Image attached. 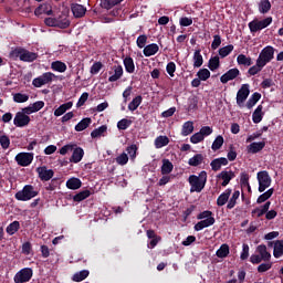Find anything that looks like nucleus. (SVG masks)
Returning a JSON list of instances; mask_svg holds the SVG:
<instances>
[{
	"label": "nucleus",
	"instance_id": "obj_1",
	"mask_svg": "<svg viewBox=\"0 0 283 283\" xmlns=\"http://www.w3.org/2000/svg\"><path fill=\"white\" fill-rule=\"evenodd\" d=\"M188 182L190 185V193H200L207 185V171H201L198 176L190 175Z\"/></svg>",
	"mask_w": 283,
	"mask_h": 283
},
{
	"label": "nucleus",
	"instance_id": "obj_2",
	"mask_svg": "<svg viewBox=\"0 0 283 283\" xmlns=\"http://www.w3.org/2000/svg\"><path fill=\"white\" fill-rule=\"evenodd\" d=\"M10 56L12 59H20V61H23L24 63H33V61H36L39 59V54L32 51H28V49L24 48H15L10 52Z\"/></svg>",
	"mask_w": 283,
	"mask_h": 283
},
{
	"label": "nucleus",
	"instance_id": "obj_3",
	"mask_svg": "<svg viewBox=\"0 0 283 283\" xmlns=\"http://www.w3.org/2000/svg\"><path fill=\"white\" fill-rule=\"evenodd\" d=\"M197 220L199 221L195 226V231H202V229H207L208 227H213L216 224V218H213V212L206 210L197 216Z\"/></svg>",
	"mask_w": 283,
	"mask_h": 283
},
{
	"label": "nucleus",
	"instance_id": "obj_4",
	"mask_svg": "<svg viewBox=\"0 0 283 283\" xmlns=\"http://www.w3.org/2000/svg\"><path fill=\"white\" fill-rule=\"evenodd\" d=\"M255 253L250 256L251 264H260V262H269L271 260V252L264 244L258 245Z\"/></svg>",
	"mask_w": 283,
	"mask_h": 283
},
{
	"label": "nucleus",
	"instance_id": "obj_5",
	"mask_svg": "<svg viewBox=\"0 0 283 283\" xmlns=\"http://www.w3.org/2000/svg\"><path fill=\"white\" fill-rule=\"evenodd\" d=\"M271 23H273L272 17H266L264 19L254 18L251 22H249L248 28L251 34H255L256 32H261V30L269 28Z\"/></svg>",
	"mask_w": 283,
	"mask_h": 283
},
{
	"label": "nucleus",
	"instance_id": "obj_6",
	"mask_svg": "<svg viewBox=\"0 0 283 283\" xmlns=\"http://www.w3.org/2000/svg\"><path fill=\"white\" fill-rule=\"evenodd\" d=\"M38 192L34 190L33 186L27 185L22 190L15 193V200H20L21 202H28V200H32V198H36Z\"/></svg>",
	"mask_w": 283,
	"mask_h": 283
},
{
	"label": "nucleus",
	"instance_id": "obj_7",
	"mask_svg": "<svg viewBox=\"0 0 283 283\" xmlns=\"http://www.w3.org/2000/svg\"><path fill=\"white\" fill-rule=\"evenodd\" d=\"M256 180L259 182V191L260 193H264L269 187H271V182L273 180L271 179V176L269 175V171L262 170L256 174Z\"/></svg>",
	"mask_w": 283,
	"mask_h": 283
},
{
	"label": "nucleus",
	"instance_id": "obj_8",
	"mask_svg": "<svg viewBox=\"0 0 283 283\" xmlns=\"http://www.w3.org/2000/svg\"><path fill=\"white\" fill-rule=\"evenodd\" d=\"M274 56L275 49L271 45H268L261 51L256 61L261 63L263 66H266L268 63H271L273 61Z\"/></svg>",
	"mask_w": 283,
	"mask_h": 283
},
{
	"label": "nucleus",
	"instance_id": "obj_9",
	"mask_svg": "<svg viewBox=\"0 0 283 283\" xmlns=\"http://www.w3.org/2000/svg\"><path fill=\"white\" fill-rule=\"evenodd\" d=\"M56 78V75L52 72H45L42 75L33 78L32 85L33 87H43V85H50L54 80Z\"/></svg>",
	"mask_w": 283,
	"mask_h": 283
},
{
	"label": "nucleus",
	"instance_id": "obj_10",
	"mask_svg": "<svg viewBox=\"0 0 283 283\" xmlns=\"http://www.w3.org/2000/svg\"><path fill=\"white\" fill-rule=\"evenodd\" d=\"M44 23L49 28H61V30L70 28V20L67 18H46Z\"/></svg>",
	"mask_w": 283,
	"mask_h": 283
},
{
	"label": "nucleus",
	"instance_id": "obj_11",
	"mask_svg": "<svg viewBox=\"0 0 283 283\" xmlns=\"http://www.w3.org/2000/svg\"><path fill=\"white\" fill-rule=\"evenodd\" d=\"M30 115L25 113L24 108L18 112L13 118V125L15 127H28L30 125Z\"/></svg>",
	"mask_w": 283,
	"mask_h": 283
},
{
	"label": "nucleus",
	"instance_id": "obj_12",
	"mask_svg": "<svg viewBox=\"0 0 283 283\" xmlns=\"http://www.w3.org/2000/svg\"><path fill=\"white\" fill-rule=\"evenodd\" d=\"M33 271L31 268L21 269L13 277V282L15 283H27L32 280Z\"/></svg>",
	"mask_w": 283,
	"mask_h": 283
},
{
	"label": "nucleus",
	"instance_id": "obj_13",
	"mask_svg": "<svg viewBox=\"0 0 283 283\" xmlns=\"http://www.w3.org/2000/svg\"><path fill=\"white\" fill-rule=\"evenodd\" d=\"M249 94H251V85L242 84L237 93V105L244 107V102L249 98Z\"/></svg>",
	"mask_w": 283,
	"mask_h": 283
},
{
	"label": "nucleus",
	"instance_id": "obj_14",
	"mask_svg": "<svg viewBox=\"0 0 283 283\" xmlns=\"http://www.w3.org/2000/svg\"><path fill=\"white\" fill-rule=\"evenodd\" d=\"M14 159L20 167H30L34 160V153H19Z\"/></svg>",
	"mask_w": 283,
	"mask_h": 283
},
{
	"label": "nucleus",
	"instance_id": "obj_15",
	"mask_svg": "<svg viewBox=\"0 0 283 283\" xmlns=\"http://www.w3.org/2000/svg\"><path fill=\"white\" fill-rule=\"evenodd\" d=\"M36 172L39 175V178L44 182H48V180H52V178L54 177V170L48 169V167L45 166L38 167Z\"/></svg>",
	"mask_w": 283,
	"mask_h": 283
},
{
	"label": "nucleus",
	"instance_id": "obj_16",
	"mask_svg": "<svg viewBox=\"0 0 283 283\" xmlns=\"http://www.w3.org/2000/svg\"><path fill=\"white\" fill-rule=\"evenodd\" d=\"M240 74V70L238 69H230L227 73H224L221 77L220 81L223 84L229 83V81H234V78H238Z\"/></svg>",
	"mask_w": 283,
	"mask_h": 283
},
{
	"label": "nucleus",
	"instance_id": "obj_17",
	"mask_svg": "<svg viewBox=\"0 0 283 283\" xmlns=\"http://www.w3.org/2000/svg\"><path fill=\"white\" fill-rule=\"evenodd\" d=\"M45 107V102L43 101H38L33 104H30L29 106L24 107L25 114H36V112H41V109Z\"/></svg>",
	"mask_w": 283,
	"mask_h": 283
},
{
	"label": "nucleus",
	"instance_id": "obj_18",
	"mask_svg": "<svg viewBox=\"0 0 283 283\" xmlns=\"http://www.w3.org/2000/svg\"><path fill=\"white\" fill-rule=\"evenodd\" d=\"M71 10H72L73 17H75V19H82V17H85V12H87V8H85L83 4H78V3L72 4Z\"/></svg>",
	"mask_w": 283,
	"mask_h": 283
},
{
	"label": "nucleus",
	"instance_id": "obj_19",
	"mask_svg": "<svg viewBox=\"0 0 283 283\" xmlns=\"http://www.w3.org/2000/svg\"><path fill=\"white\" fill-rule=\"evenodd\" d=\"M227 165H229V159L224 157H220L212 160L210 164V167L212 171H220V169H222V167H227Z\"/></svg>",
	"mask_w": 283,
	"mask_h": 283
},
{
	"label": "nucleus",
	"instance_id": "obj_20",
	"mask_svg": "<svg viewBox=\"0 0 283 283\" xmlns=\"http://www.w3.org/2000/svg\"><path fill=\"white\" fill-rule=\"evenodd\" d=\"M83 156H85V151L81 147H74L73 154L70 158V163L78 164L81 160H83Z\"/></svg>",
	"mask_w": 283,
	"mask_h": 283
},
{
	"label": "nucleus",
	"instance_id": "obj_21",
	"mask_svg": "<svg viewBox=\"0 0 283 283\" xmlns=\"http://www.w3.org/2000/svg\"><path fill=\"white\" fill-rule=\"evenodd\" d=\"M269 209H271V201H266L263 206L252 210V218H262V216H264Z\"/></svg>",
	"mask_w": 283,
	"mask_h": 283
},
{
	"label": "nucleus",
	"instance_id": "obj_22",
	"mask_svg": "<svg viewBox=\"0 0 283 283\" xmlns=\"http://www.w3.org/2000/svg\"><path fill=\"white\" fill-rule=\"evenodd\" d=\"M218 178L222 181V187H227V185H229V182H231V180H233V178H235V174H233V171H227L223 170L218 175Z\"/></svg>",
	"mask_w": 283,
	"mask_h": 283
},
{
	"label": "nucleus",
	"instance_id": "obj_23",
	"mask_svg": "<svg viewBox=\"0 0 283 283\" xmlns=\"http://www.w3.org/2000/svg\"><path fill=\"white\" fill-rule=\"evenodd\" d=\"M159 50H160V46H158V44L151 43L144 48L143 53H144V56H147V57L156 56V54H158Z\"/></svg>",
	"mask_w": 283,
	"mask_h": 283
},
{
	"label": "nucleus",
	"instance_id": "obj_24",
	"mask_svg": "<svg viewBox=\"0 0 283 283\" xmlns=\"http://www.w3.org/2000/svg\"><path fill=\"white\" fill-rule=\"evenodd\" d=\"M264 147H266V143L254 142L248 146V151H249V154H258V153L262 151L264 149Z\"/></svg>",
	"mask_w": 283,
	"mask_h": 283
},
{
	"label": "nucleus",
	"instance_id": "obj_25",
	"mask_svg": "<svg viewBox=\"0 0 283 283\" xmlns=\"http://www.w3.org/2000/svg\"><path fill=\"white\" fill-rule=\"evenodd\" d=\"M123 63L128 74H134V72H136V64H134V59H132V56H126L123 60Z\"/></svg>",
	"mask_w": 283,
	"mask_h": 283
},
{
	"label": "nucleus",
	"instance_id": "obj_26",
	"mask_svg": "<svg viewBox=\"0 0 283 283\" xmlns=\"http://www.w3.org/2000/svg\"><path fill=\"white\" fill-rule=\"evenodd\" d=\"M258 9L260 14H269V12H271V1L260 0L258 2Z\"/></svg>",
	"mask_w": 283,
	"mask_h": 283
},
{
	"label": "nucleus",
	"instance_id": "obj_27",
	"mask_svg": "<svg viewBox=\"0 0 283 283\" xmlns=\"http://www.w3.org/2000/svg\"><path fill=\"white\" fill-rule=\"evenodd\" d=\"M74 103L72 102H66L62 105H60L55 111H54V116L59 117V116H63V114H65V112H67V109H72Z\"/></svg>",
	"mask_w": 283,
	"mask_h": 283
},
{
	"label": "nucleus",
	"instance_id": "obj_28",
	"mask_svg": "<svg viewBox=\"0 0 283 283\" xmlns=\"http://www.w3.org/2000/svg\"><path fill=\"white\" fill-rule=\"evenodd\" d=\"M262 98V94L255 92L251 95V97L248 99L245 107L248 109H253V107H255V105L258 104V101H260Z\"/></svg>",
	"mask_w": 283,
	"mask_h": 283
},
{
	"label": "nucleus",
	"instance_id": "obj_29",
	"mask_svg": "<svg viewBox=\"0 0 283 283\" xmlns=\"http://www.w3.org/2000/svg\"><path fill=\"white\" fill-rule=\"evenodd\" d=\"M51 70H53V72H60V74H63L67 71V64L61 61H54L51 63Z\"/></svg>",
	"mask_w": 283,
	"mask_h": 283
},
{
	"label": "nucleus",
	"instance_id": "obj_30",
	"mask_svg": "<svg viewBox=\"0 0 283 283\" xmlns=\"http://www.w3.org/2000/svg\"><path fill=\"white\" fill-rule=\"evenodd\" d=\"M264 107L262 105H259L255 111L252 114V120L253 123H262V118H264V112H262Z\"/></svg>",
	"mask_w": 283,
	"mask_h": 283
},
{
	"label": "nucleus",
	"instance_id": "obj_31",
	"mask_svg": "<svg viewBox=\"0 0 283 283\" xmlns=\"http://www.w3.org/2000/svg\"><path fill=\"white\" fill-rule=\"evenodd\" d=\"M231 197V189H227L224 192H222L218 199H217V205L218 207H224L227 202H229V198Z\"/></svg>",
	"mask_w": 283,
	"mask_h": 283
},
{
	"label": "nucleus",
	"instance_id": "obj_32",
	"mask_svg": "<svg viewBox=\"0 0 283 283\" xmlns=\"http://www.w3.org/2000/svg\"><path fill=\"white\" fill-rule=\"evenodd\" d=\"M172 171H174V164L169 159H163L161 175L168 176V174H171Z\"/></svg>",
	"mask_w": 283,
	"mask_h": 283
},
{
	"label": "nucleus",
	"instance_id": "obj_33",
	"mask_svg": "<svg viewBox=\"0 0 283 283\" xmlns=\"http://www.w3.org/2000/svg\"><path fill=\"white\" fill-rule=\"evenodd\" d=\"M229 253H230L229 244L223 243L217 250L216 255H217V258H220L221 260H224V258H229Z\"/></svg>",
	"mask_w": 283,
	"mask_h": 283
},
{
	"label": "nucleus",
	"instance_id": "obj_34",
	"mask_svg": "<svg viewBox=\"0 0 283 283\" xmlns=\"http://www.w3.org/2000/svg\"><path fill=\"white\" fill-rule=\"evenodd\" d=\"M193 67H202L205 63V59L202 57V53L200 49L196 50L192 56Z\"/></svg>",
	"mask_w": 283,
	"mask_h": 283
},
{
	"label": "nucleus",
	"instance_id": "obj_35",
	"mask_svg": "<svg viewBox=\"0 0 283 283\" xmlns=\"http://www.w3.org/2000/svg\"><path fill=\"white\" fill-rule=\"evenodd\" d=\"M123 77V66H114V74L108 77L109 83H116V81Z\"/></svg>",
	"mask_w": 283,
	"mask_h": 283
},
{
	"label": "nucleus",
	"instance_id": "obj_36",
	"mask_svg": "<svg viewBox=\"0 0 283 283\" xmlns=\"http://www.w3.org/2000/svg\"><path fill=\"white\" fill-rule=\"evenodd\" d=\"M36 17H41V14H52V7L50 4H40L35 11H34Z\"/></svg>",
	"mask_w": 283,
	"mask_h": 283
},
{
	"label": "nucleus",
	"instance_id": "obj_37",
	"mask_svg": "<svg viewBox=\"0 0 283 283\" xmlns=\"http://www.w3.org/2000/svg\"><path fill=\"white\" fill-rule=\"evenodd\" d=\"M82 185L83 182L81 181V179L76 177H72L66 181L67 189L72 190L81 189Z\"/></svg>",
	"mask_w": 283,
	"mask_h": 283
},
{
	"label": "nucleus",
	"instance_id": "obj_38",
	"mask_svg": "<svg viewBox=\"0 0 283 283\" xmlns=\"http://www.w3.org/2000/svg\"><path fill=\"white\" fill-rule=\"evenodd\" d=\"M167 145H169V137L167 136H158L155 139V147L156 149H163V147H167Z\"/></svg>",
	"mask_w": 283,
	"mask_h": 283
},
{
	"label": "nucleus",
	"instance_id": "obj_39",
	"mask_svg": "<svg viewBox=\"0 0 283 283\" xmlns=\"http://www.w3.org/2000/svg\"><path fill=\"white\" fill-rule=\"evenodd\" d=\"M90 125H92V118L85 117L75 126V132H85Z\"/></svg>",
	"mask_w": 283,
	"mask_h": 283
},
{
	"label": "nucleus",
	"instance_id": "obj_40",
	"mask_svg": "<svg viewBox=\"0 0 283 283\" xmlns=\"http://www.w3.org/2000/svg\"><path fill=\"white\" fill-rule=\"evenodd\" d=\"M118 3H123V0H101V8H104V10H112L114 6H118Z\"/></svg>",
	"mask_w": 283,
	"mask_h": 283
},
{
	"label": "nucleus",
	"instance_id": "obj_41",
	"mask_svg": "<svg viewBox=\"0 0 283 283\" xmlns=\"http://www.w3.org/2000/svg\"><path fill=\"white\" fill-rule=\"evenodd\" d=\"M273 255L276 259L282 258V255H283V240H276L274 242Z\"/></svg>",
	"mask_w": 283,
	"mask_h": 283
},
{
	"label": "nucleus",
	"instance_id": "obj_42",
	"mask_svg": "<svg viewBox=\"0 0 283 283\" xmlns=\"http://www.w3.org/2000/svg\"><path fill=\"white\" fill-rule=\"evenodd\" d=\"M92 192L90 190H82L73 197L74 202H83L86 198H90Z\"/></svg>",
	"mask_w": 283,
	"mask_h": 283
},
{
	"label": "nucleus",
	"instance_id": "obj_43",
	"mask_svg": "<svg viewBox=\"0 0 283 283\" xmlns=\"http://www.w3.org/2000/svg\"><path fill=\"white\" fill-rule=\"evenodd\" d=\"M189 134H193V122L190 120L184 123L181 128L182 136H189Z\"/></svg>",
	"mask_w": 283,
	"mask_h": 283
},
{
	"label": "nucleus",
	"instance_id": "obj_44",
	"mask_svg": "<svg viewBox=\"0 0 283 283\" xmlns=\"http://www.w3.org/2000/svg\"><path fill=\"white\" fill-rule=\"evenodd\" d=\"M140 103H143V96L138 95L128 104L129 112H136L137 107H140Z\"/></svg>",
	"mask_w": 283,
	"mask_h": 283
},
{
	"label": "nucleus",
	"instance_id": "obj_45",
	"mask_svg": "<svg viewBox=\"0 0 283 283\" xmlns=\"http://www.w3.org/2000/svg\"><path fill=\"white\" fill-rule=\"evenodd\" d=\"M240 198V190H235L230 200L228 201V205H227V209H233V207H235V205H238V200Z\"/></svg>",
	"mask_w": 283,
	"mask_h": 283
},
{
	"label": "nucleus",
	"instance_id": "obj_46",
	"mask_svg": "<svg viewBox=\"0 0 283 283\" xmlns=\"http://www.w3.org/2000/svg\"><path fill=\"white\" fill-rule=\"evenodd\" d=\"M222 145H224V137H222V135H218L212 143V151H218V149L222 148Z\"/></svg>",
	"mask_w": 283,
	"mask_h": 283
},
{
	"label": "nucleus",
	"instance_id": "obj_47",
	"mask_svg": "<svg viewBox=\"0 0 283 283\" xmlns=\"http://www.w3.org/2000/svg\"><path fill=\"white\" fill-rule=\"evenodd\" d=\"M90 275V271L82 270L72 276L73 282H83Z\"/></svg>",
	"mask_w": 283,
	"mask_h": 283
},
{
	"label": "nucleus",
	"instance_id": "obj_48",
	"mask_svg": "<svg viewBox=\"0 0 283 283\" xmlns=\"http://www.w3.org/2000/svg\"><path fill=\"white\" fill-rule=\"evenodd\" d=\"M14 103H28L30 101V95L25 93L13 94Z\"/></svg>",
	"mask_w": 283,
	"mask_h": 283
},
{
	"label": "nucleus",
	"instance_id": "obj_49",
	"mask_svg": "<svg viewBox=\"0 0 283 283\" xmlns=\"http://www.w3.org/2000/svg\"><path fill=\"white\" fill-rule=\"evenodd\" d=\"M237 63H238V65H245L249 67L250 65H252L253 62H252L251 57H248L244 54H239L237 57Z\"/></svg>",
	"mask_w": 283,
	"mask_h": 283
},
{
	"label": "nucleus",
	"instance_id": "obj_50",
	"mask_svg": "<svg viewBox=\"0 0 283 283\" xmlns=\"http://www.w3.org/2000/svg\"><path fill=\"white\" fill-rule=\"evenodd\" d=\"M197 76L199 81H209V78H211V72L209 71V69H200L197 72Z\"/></svg>",
	"mask_w": 283,
	"mask_h": 283
},
{
	"label": "nucleus",
	"instance_id": "obj_51",
	"mask_svg": "<svg viewBox=\"0 0 283 283\" xmlns=\"http://www.w3.org/2000/svg\"><path fill=\"white\" fill-rule=\"evenodd\" d=\"M273 188H270L268 191L263 192L258 199L256 203L262 205V202H266L271 196H273Z\"/></svg>",
	"mask_w": 283,
	"mask_h": 283
},
{
	"label": "nucleus",
	"instance_id": "obj_52",
	"mask_svg": "<svg viewBox=\"0 0 283 283\" xmlns=\"http://www.w3.org/2000/svg\"><path fill=\"white\" fill-rule=\"evenodd\" d=\"M263 67L264 66L256 60L255 65L249 69L248 74H250V76H255V74H260V72H262Z\"/></svg>",
	"mask_w": 283,
	"mask_h": 283
},
{
	"label": "nucleus",
	"instance_id": "obj_53",
	"mask_svg": "<svg viewBox=\"0 0 283 283\" xmlns=\"http://www.w3.org/2000/svg\"><path fill=\"white\" fill-rule=\"evenodd\" d=\"M105 132H107V126H105V125L99 126L98 128H95L91 133V137L92 138H101V136H103L105 134Z\"/></svg>",
	"mask_w": 283,
	"mask_h": 283
},
{
	"label": "nucleus",
	"instance_id": "obj_54",
	"mask_svg": "<svg viewBox=\"0 0 283 283\" xmlns=\"http://www.w3.org/2000/svg\"><path fill=\"white\" fill-rule=\"evenodd\" d=\"M203 157L200 154L195 155L188 161L190 167H198V165H202Z\"/></svg>",
	"mask_w": 283,
	"mask_h": 283
},
{
	"label": "nucleus",
	"instance_id": "obj_55",
	"mask_svg": "<svg viewBox=\"0 0 283 283\" xmlns=\"http://www.w3.org/2000/svg\"><path fill=\"white\" fill-rule=\"evenodd\" d=\"M19 227H21V224L19 223V221H13L12 223H10L7 227V233L9 235H14V233H17V231H19Z\"/></svg>",
	"mask_w": 283,
	"mask_h": 283
},
{
	"label": "nucleus",
	"instance_id": "obj_56",
	"mask_svg": "<svg viewBox=\"0 0 283 283\" xmlns=\"http://www.w3.org/2000/svg\"><path fill=\"white\" fill-rule=\"evenodd\" d=\"M218 67H220V57L218 56H213L209 60V70H211V72H216V70H218Z\"/></svg>",
	"mask_w": 283,
	"mask_h": 283
},
{
	"label": "nucleus",
	"instance_id": "obj_57",
	"mask_svg": "<svg viewBox=\"0 0 283 283\" xmlns=\"http://www.w3.org/2000/svg\"><path fill=\"white\" fill-rule=\"evenodd\" d=\"M232 50H233V44L226 45L219 49V55L221 56V59H224L230 55Z\"/></svg>",
	"mask_w": 283,
	"mask_h": 283
},
{
	"label": "nucleus",
	"instance_id": "obj_58",
	"mask_svg": "<svg viewBox=\"0 0 283 283\" xmlns=\"http://www.w3.org/2000/svg\"><path fill=\"white\" fill-rule=\"evenodd\" d=\"M116 163H117V165H120L123 167V166L127 165V163H129V157L127 156L126 153H123L116 157Z\"/></svg>",
	"mask_w": 283,
	"mask_h": 283
},
{
	"label": "nucleus",
	"instance_id": "obj_59",
	"mask_svg": "<svg viewBox=\"0 0 283 283\" xmlns=\"http://www.w3.org/2000/svg\"><path fill=\"white\" fill-rule=\"evenodd\" d=\"M132 125V120L123 118L117 123V129L125 130Z\"/></svg>",
	"mask_w": 283,
	"mask_h": 283
},
{
	"label": "nucleus",
	"instance_id": "obj_60",
	"mask_svg": "<svg viewBox=\"0 0 283 283\" xmlns=\"http://www.w3.org/2000/svg\"><path fill=\"white\" fill-rule=\"evenodd\" d=\"M202 140H205V137L199 132L190 137V143H192V145H198V143H202Z\"/></svg>",
	"mask_w": 283,
	"mask_h": 283
},
{
	"label": "nucleus",
	"instance_id": "obj_61",
	"mask_svg": "<svg viewBox=\"0 0 283 283\" xmlns=\"http://www.w3.org/2000/svg\"><path fill=\"white\" fill-rule=\"evenodd\" d=\"M0 145L2 149H8L10 147V137H8V135H1Z\"/></svg>",
	"mask_w": 283,
	"mask_h": 283
},
{
	"label": "nucleus",
	"instance_id": "obj_62",
	"mask_svg": "<svg viewBox=\"0 0 283 283\" xmlns=\"http://www.w3.org/2000/svg\"><path fill=\"white\" fill-rule=\"evenodd\" d=\"M241 187H247L251 191V185H249V175L247 172L241 174Z\"/></svg>",
	"mask_w": 283,
	"mask_h": 283
},
{
	"label": "nucleus",
	"instance_id": "obj_63",
	"mask_svg": "<svg viewBox=\"0 0 283 283\" xmlns=\"http://www.w3.org/2000/svg\"><path fill=\"white\" fill-rule=\"evenodd\" d=\"M137 48H139L140 50H143V48H145V45H147V35L143 34V35H139L137 38Z\"/></svg>",
	"mask_w": 283,
	"mask_h": 283
},
{
	"label": "nucleus",
	"instance_id": "obj_64",
	"mask_svg": "<svg viewBox=\"0 0 283 283\" xmlns=\"http://www.w3.org/2000/svg\"><path fill=\"white\" fill-rule=\"evenodd\" d=\"M241 260H249V244L243 243L242 244V251L240 254Z\"/></svg>",
	"mask_w": 283,
	"mask_h": 283
}]
</instances>
